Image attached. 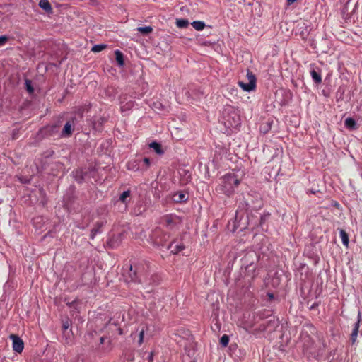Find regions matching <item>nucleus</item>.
<instances>
[{"mask_svg": "<svg viewBox=\"0 0 362 362\" xmlns=\"http://www.w3.org/2000/svg\"><path fill=\"white\" fill-rule=\"evenodd\" d=\"M240 183V179L233 173H229L220 178V182L216 187V191L230 197L235 193V189Z\"/></svg>", "mask_w": 362, "mask_h": 362, "instance_id": "f257e3e1", "label": "nucleus"}, {"mask_svg": "<svg viewBox=\"0 0 362 362\" xmlns=\"http://www.w3.org/2000/svg\"><path fill=\"white\" fill-rule=\"evenodd\" d=\"M160 223L168 230L175 231L180 228L182 220L180 216L170 214L161 217Z\"/></svg>", "mask_w": 362, "mask_h": 362, "instance_id": "f03ea898", "label": "nucleus"}, {"mask_svg": "<svg viewBox=\"0 0 362 362\" xmlns=\"http://www.w3.org/2000/svg\"><path fill=\"white\" fill-rule=\"evenodd\" d=\"M247 83L239 81L238 82V86L244 90L250 92L254 90L256 88L257 78L255 74L250 70L247 71Z\"/></svg>", "mask_w": 362, "mask_h": 362, "instance_id": "7ed1b4c3", "label": "nucleus"}, {"mask_svg": "<svg viewBox=\"0 0 362 362\" xmlns=\"http://www.w3.org/2000/svg\"><path fill=\"white\" fill-rule=\"evenodd\" d=\"M78 123V119L76 116L71 117L66 122L61 135L63 137H69L72 134V130Z\"/></svg>", "mask_w": 362, "mask_h": 362, "instance_id": "20e7f679", "label": "nucleus"}, {"mask_svg": "<svg viewBox=\"0 0 362 362\" xmlns=\"http://www.w3.org/2000/svg\"><path fill=\"white\" fill-rule=\"evenodd\" d=\"M10 339L13 341V349L17 353H21L24 348L23 340L16 334H11Z\"/></svg>", "mask_w": 362, "mask_h": 362, "instance_id": "39448f33", "label": "nucleus"}, {"mask_svg": "<svg viewBox=\"0 0 362 362\" xmlns=\"http://www.w3.org/2000/svg\"><path fill=\"white\" fill-rule=\"evenodd\" d=\"M33 225L35 228L36 231L39 233L44 231L45 221L42 216H38L33 218Z\"/></svg>", "mask_w": 362, "mask_h": 362, "instance_id": "423d86ee", "label": "nucleus"}, {"mask_svg": "<svg viewBox=\"0 0 362 362\" xmlns=\"http://www.w3.org/2000/svg\"><path fill=\"white\" fill-rule=\"evenodd\" d=\"M161 233V230L160 228H156L153 233V237L158 245L163 246L165 243L169 238L168 234H165L163 237L159 238V234Z\"/></svg>", "mask_w": 362, "mask_h": 362, "instance_id": "0eeeda50", "label": "nucleus"}, {"mask_svg": "<svg viewBox=\"0 0 362 362\" xmlns=\"http://www.w3.org/2000/svg\"><path fill=\"white\" fill-rule=\"evenodd\" d=\"M129 276L131 277L132 281H139V282L141 281L140 274L141 271L139 267H136V265L133 266L132 264H131L129 266Z\"/></svg>", "mask_w": 362, "mask_h": 362, "instance_id": "6e6552de", "label": "nucleus"}, {"mask_svg": "<svg viewBox=\"0 0 362 362\" xmlns=\"http://www.w3.org/2000/svg\"><path fill=\"white\" fill-rule=\"evenodd\" d=\"M105 221H97L90 231V238L93 240L98 233H101V228L105 226Z\"/></svg>", "mask_w": 362, "mask_h": 362, "instance_id": "1a4fd4ad", "label": "nucleus"}, {"mask_svg": "<svg viewBox=\"0 0 362 362\" xmlns=\"http://www.w3.org/2000/svg\"><path fill=\"white\" fill-rule=\"evenodd\" d=\"M361 320V313H358V320L356 322L354 323V327L351 334L350 340L351 341V344H354L356 341V339L358 337V329H359V323Z\"/></svg>", "mask_w": 362, "mask_h": 362, "instance_id": "9d476101", "label": "nucleus"}, {"mask_svg": "<svg viewBox=\"0 0 362 362\" xmlns=\"http://www.w3.org/2000/svg\"><path fill=\"white\" fill-rule=\"evenodd\" d=\"M174 244L175 242H172L168 247V249H172L171 252L174 254H177L185 249V245L183 244H177L175 245H174Z\"/></svg>", "mask_w": 362, "mask_h": 362, "instance_id": "9b49d317", "label": "nucleus"}, {"mask_svg": "<svg viewBox=\"0 0 362 362\" xmlns=\"http://www.w3.org/2000/svg\"><path fill=\"white\" fill-rule=\"evenodd\" d=\"M115 59L117 61V64L119 66H123L124 64V55L122 52L119 50L115 51Z\"/></svg>", "mask_w": 362, "mask_h": 362, "instance_id": "f8f14e48", "label": "nucleus"}, {"mask_svg": "<svg viewBox=\"0 0 362 362\" xmlns=\"http://www.w3.org/2000/svg\"><path fill=\"white\" fill-rule=\"evenodd\" d=\"M149 147L153 149L156 151V153L158 155H162L164 153L163 150L162 149L161 145L156 141L151 142L149 144Z\"/></svg>", "mask_w": 362, "mask_h": 362, "instance_id": "ddd939ff", "label": "nucleus"}, {"mask_svg": "<svg viewBox=\"0 0 362 362\" xmlns=\"http://www.w3.org/2000/svg\"><path fill=\"white\" fill-rule=\"evenodd\" d=\"M339 235H340V238L341 239L343 245L346 247H348L349 243V235L346 233V232L341 229V230H340Z\"/></svg>", "mask_w": 362, "mask_h": 362, "instance_id": "4468645a", "label": "nucleus"}, {"mask_svg": "<svg viewBox=\"0 0 362 362\" xmlns=\"http://www.w3.org/2000/svg\"><path fill=\"white\" fill-rule=\"evenodd\" d=\"M175 23L179 28H185L189 25L188 20L185 18L177 19Z\"/></svg>", "mask_w": 362, "mask_h": 362, "instance_id": "2eb2a0df", "label": "nucleus"}, {"mask_svg": "<svg viewBox=\"0 0 362 362\" xmlns=\"http://www.w3.org/2000/svg\"><path fill=\"white\" fill-rule=\"evenodd\" d=\"M313 80L317 84L322 82V76L320 74L317 73L315 70L313 69L310 71Z\"/></svg>", "mask_w": 362, "mask_h": 362, "instance_id": "dca6fc26", "label": "nucleus"}, {"mask_svg": "<svg viewBox=\"0 0 362 362\" xmlns=\"http://www.w3.org/2000/svg\"><path fill=\"white\" fill-rule=\"evenodd\" d=\"M345 125L347 128L351 129H354L356 128V121L351 117H348L346 119Z\"/></svg>", "mask_w": 362, "mask_h": 362, "instance_id": "f3484780", "label": "nucleus"}, {"mask_svg": "<svg viewBox=\"0 0 362 362\" xmlns=\"http://www.w3.org/2000/svg\"><path fill=\"white\" fill-rule=\"evenodd\" d=\"M192 25L195 30L200 31L204 28L205 23L203 21H195L192 23Z\"/></svg>", "mask_w": 362, "mask_h": 362, "instance_id": "a211bd4d", "label": "nucleus"}, {"mask_svg": "<svg viewBox=\"0 0 362 362\" xmlns=\"http://www.w3.org/2000/svg\"><path fill=\"white\" fill-rule=\"evenodd\" d=\"M136 30L143 35H148L153 31L151 26L138 27Z\"/></svg>", "mask_w": 362, "mask_h": 362, "instance_id": "6ab92c4d", "label": "nucleus"}, {"mask_svg": "<svg viewBox=\"0 0 362 362\" xmlns=\"http://www.w3.org/2000/svg\"><path fill=\"white\" fill-rule=\"evenodd\" d=\"M71 325V321L69 320V319H66V320H64L63 321V323H62V329H63V331H64V334H65L66 333H67V334L69 335V334L70 332H71V330L69 329V327Z\"/></svg>", "mask_w": 362, "mask_h": 362, "instance_id": "aec40b11", "label": "nucleus"}, {"mask_svg": "<svg viewBox=\"0 0 362 362\" xmlns=\"http://www.w3.org/2000/svg\"><path fill=\"white\" fill-rule=\"evenodd\" d=\"M130 190L123 192L119 196V201L125 204H127V199L130 197Z\"/></svg>", "mask_w": 362, "mask_h": 362, "instance_id": "412c9836", "label": "nucleus"}, {"mask_svg": "<svg viewBox=\"0 0 362 362\" xmlns=\"http://www.w3.org/2000/svg\"><path fill=\"white\" fill-rule=\"evenodd\" d=\"M25 89L30 93L32 94L34 92V88L32 85V81L29 79H25Z\"/></svg>", "mask_w": 362, "mask_h": 362, "instance_id": "4be33fe9", "label": "nucleus"}, {"mask_svg": "<svg viewBox=\"0 0 362 362\" xmlns=\"http://www.w3.org/2000/svg\"><path fill=\"white\" fill-rule=\"evenodd\" d=\"M175 199L176 202H183L187 199V197L185 194L179 192L175 195Z\"/></svg>", "mask_w": 362, "mask_h": 362, "instance_id": "5701e85b", "label": "nucleus"}, {"mask_svg": "<svg viewBox=\"0 0 362 362\" xmlns=\"http://www.w3.org/2000/svg\"><path fill=\"white\" fill-rule=\"evenodd\" d=\"M229 343V337L227 334H223L220 339V344L222 346L226 347Z\"/></svg>", "mask_w": 362, "mask_h": 362, "instance_id": "b1692460", "label": "nucleus"}, {"mask_svg": "<svg viewBox=\"0 0 362 362\" xmlns=\"http://www.w3.org/2000/svg\"><path fill=\"white\" fill-rule=\"evenodd\" d=\"M106 47L105 45H94L92 48V51L94 52H99L103 50Z\"/></svg>", "mask_w": 362, "mask_h": 362, "instance_id": "393cba45", "label": "nucleus"}, {"mask_svg": "<svg viewBox=\"0 0 362 362\" xmlns=\"http://www.w3.org/2000/svg\"><path fill=\"white\" fill-rule=\"evenodd\" d=\"M9 36L4 35L0 36V47L5 45V44L9 40Z\"/></svg>", "mask_w": 362, "mask_h": 362, "instance_id": "a878e982", "label": "nucleus"}, {"mask_svg": "<svg viewBox=\"0 0 362 362\" xmlns=\"http://www.w3.org/2000/svg\"><path fill=\"white\" fill-rule=\"evenodd\" d=\"M144 338V330L142 329L139 332V341H138L139 345H141L143 343Z\"/></svg>", "mask_w": 362, "mask_h": 362, "instance_id": "bb28decb", "label": "nucleus"}, {"mask_svg": "<svg viewBox=\"0 0 362 362\" xmlns=\"http://www.w3.org/2000/svg\"><path fill=\"white\" fill-rule=\"evenodd\" d=\"M143 162L146 166V169H147L151 165V160L148 158H144L143 159Z\"/></svg>", "mask_w": 362, "mask_h": 362, "instance_id": "cd10ccee", "label": "nucleus"}, {"mask_svg": "<svg viewBox=\"0 0 362 362\" xmlns=\"http://www.w3.org/2000/svg\"><path fill=\"white\" fill-rule=\"evenodd\" d=\"M18 180H20V182L21 183H23V184H26V183L29 182V179H28L27 177H18Z\"/></svg>", "mask_w": 362, "mask_h": 362, "instance_id": "c85d7f7f", "label": "nucleus"}, {"mask_svg": "<svg viewBox=\"0 0 362 362\" xmlns=\"http://www.w3.org/2000/svg\"><path fill=\"white\" fill-rule=\"evenodd\" d=\"M52 6L50 3L47 0V14L52 13Z\"/></svg>", "mask_w": 362, "mask_h": 362, "instance_id": "c756f323", "label": "nucleus"}, {"mask_svg": "<svg viewBox=\"0 0 362 362\" xmlns=\"http://www.w3.org/2000/svg\"><path fill=\"white\" fill-rule=\"evenodd\" d=\"M153 356H154V353L153 351H151V353H149L148 356V362H153Z\"/></svg>", "mask_w": 362, "mask_h": 362, "instance_id": "7c9ffc66", "label": "nucleus"}, {"mask_svg": "<svg viewBox=\"0 0 362 362\" xmlns=\"http://www.w3.org/2000/svg\"><path fill=\"white\" fill-rule=\"evenodd\" d=\"M39 6L43 10H45V0H40L39 3Z\"/></svg>", "mask_w": 362, "mask_h": 362, "instance_id": "2f4dec72", "label": "nucleus"}, {"mask_svg": "<svg viewBox=\"0 0 362 362\" xmlns=\"http://www.w3.org/2000/svg\"><path fill=\"white\" fill-rule=\"evenodd\" d=\"M252 327V325H244V329L247 331V332H249V329H251Z\"/></svg>", "mask_w": 362, "mask_h": 362, "instance_id": "473e14b6", "label": "nucleus"}, {"mask_svg": "<svg viewBox=\"0 0 362 362\" xmlns=\"http://www.w3.org/2000/svg\"><path fill=\"white\" fill-rule=\"evenodd\" d=\"M297 0H287V4L288 5H291L292 4H293Z\"/></svg>", "mask_w": 362, "mask_h": 362, "instance_id": "72a5a7b5", "label": "nucleus"}, {"mask_svg": "<svg viewBox=\"0 0 362 362\" xmlns=\"http://www.w3.org/2000/svg\"><path fill=\"white\" fill-rule=\"evenodd\" d=\"M76 303V301H72L71 303H69L68 305L70 306V307H74V305Z\"/></svg>", "mask_w": 362, "mask_h": 362, "instance_id": "f704fd0d", "label": "nucleus"}, {"mask_svg": "<svg viewBox=\"0 0 362 362\" xmlns=\"http://www.w3.org/2000/svg\"><path fill=\"white\" fill-rule=\"evenodd\" d=\"M268 296L269 299H273L274 298V294L272 293H268Z\"/></svg>", "mask_w": 362, "mask_h": 362, "instance_id": "c9c22d12", "label": "nucleus"}, {"mask_svg": "<svg viewBox=\"0 0 362 362\" xmlns=\"http://www.w3.org/2000/svg\"><path fill=\"white\" fill-rule=\"evenodd\" d=\"M45 238V235H43L41 238L42 240H43Z\"/></svg>", "mask_w": 362, "mask_h": 362, "instance_id": "e433bc0d", "label": "nucleus"}, {"mask_svg": "<svg viewBox=\"0 0 362 362\" xmlns=\"http://www.w3.org/2000/svg\"><path fill=\"white\" fill-rule=\"evenodd\" d=\"M101 343H103V339L101 338Z\"/></svg>", "mask_w": 362, "mask_h": 362, "instance_id": "4c0bfd02", "label": "nucleus"}]
</instances>
